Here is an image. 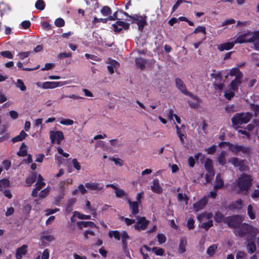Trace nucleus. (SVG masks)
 Wrapping results in <instances>:
<instances>
[{"instance_id": "f257e3e1", "label": "nucleus", "mask_w": 259, "mask_h": 259, "mask_svg": "<svg viewBox=\"0 0 259 259\" xmlns=\"http://www.w3.org/2000/svg\"><path fill=\"white\" fill-rule=\"evenodd\" d=\"M252 181V178L250 175L243 174L238 177L233 185L237 188L238 193L247 192L251 186Z\"/></svg>"}, {"instance_id": "f03ea898", "label": "nucleus", "mask_w": 259, "mask_h": 259, "mask_svg": "<svg viewBox=\"0 0 259 259\" xmlns=\"http://www.w3.org/2000/svg\"><path fill=\"white\" fill-rule=\"evenodd\" d=\"M235 43L253 42L255 50H259V31H249L239 35L235 40Z\"/></svg>"}, {"instance_id": "7ed1b4c3", "label": "nucleus", "mask_w": 259, "mask_h": 259, "mask_svg": "<svg viewBox=\"0 0 259 259\" xmlns=\"http://www.w3.org/2000/svg\"><path fill=\"white\" fill-rule=\"evenodd\" d=\"M258 233L259 230L257 228L246 224L241 225V227L235 231V234L240 237L248 235L254 237Z\"/></svg>"}, {"instance_id": "20e7f679", "label": "nucleus", "mask_w": 259, "mask_h": 259, "mask_svg": "<svg viewBox=\"0 0 259 259\" xmlns=\"http://www.w3.org/2000/svg\"><path fill=\"white\" fill-rule=\"evenodd\" d=\"M252 114L250 112H242L235 114L231 119L234 128H237L239 125L245 124L251 119Z\"/></svg>"}, {"instance_id": "39448f33", "label": "nucleus", "mask_w": 259, "mask_h": 259, "mask_svg": "<svg viewBox=\"0 0 259 259\" xmlns=\"http://www.w3.org/2000/svg\"><path fill=\"white\" fill-rule=\"evenodd\" d=\"M212 216L211 212H204L198 215L197 218L202 228L208 229L212 226Z\"/></svg>"}, {"instance_id": "423d86ee", "label": "nucleus", "mask_w": 259, "mask_h": 259, "mask_svg": "<svg viewBox=\"0 0 259 259\" xmlns=\"http://www.w3.org/2000/svg\"><path fill=\"white\" fill-rule=\"evenodd\" d=\"M204 166L207 174L205 175L206 183H207L210 181L211 178L214 175V172L213 169L212 161L209 158H206L204 161Z\"/></svg>"}, {"instance_id": "0eeeda50", "label": "nucleus", "mask_w": 259, "mask_h": 259, "mask_svg": "<svg viewBox=\"0 0 259 259\" xmlns=\"http://www.w3.org/2000/svg\"><path fill=\"white\" fill-rule=\"evenodd\" d=\"M124 14L128 16V17L133 20L132 23H136L138 25V28L140 31H142L143 30L144 26L146 24V19L145 17L141 16L131 17L128 15L126 13H124Z\"/></svg>"}, {"instance_id": "6e6552de", "label": "nucleus", "mask_w": 259, "mask_h": 259, "mask_svg": "<svg viewBox=\"0 0 259 259\" xmlns=\"http://www.w3.org/2000/svg\"><path fill=\"white\" fill-rule=\"evenodd\" d=\"M243 220L242 218L238 216H234L227 219L228 225L230 227L235 228V231L241 227L240 225Z\"/></svg>"}, {"instance_id": "1a4fd4ad", "label": "nucleus", "mask_w": 259, "mask_h": 259, "mask_svg": "<svg viewBox=\"0 0 259 259\" xmlns=\"http://www.w3.org/2000/svg\"><path fill=\"white\" fill-rule=\"evenodd\" d=\"M50 138L52 143L59 144L64 138L62 132L52 131L50 132Z\"/></svg>"}, {"instance_id": "9d476101", "label": "nucleus", "mask_w": 259, "mask_h": 259, "mask_svg": "<svg viewBox=\"0 0 259 259\" xmlns=\"http://www.w3.org/2000/svg\"><path fill=\"white\" fill-rule=\"evenodd\" d=\"M149 223V222L146 220L145 217H139L137 218V222L133 227L137 231L144 230L147 228Z\"/></svg>"}, {"instance_id": "9b49d317", "label": "nucleus", "mask_w": 259, "mask_h": 259, "mask_svg": "<svg viewBox=\"0 0 259 259\" xmlns=\"http://www.w3.org/2000/svg\"><path fill=\"white\" fill-rule=\"evenodd\" d=\"M68 84L67 81H46L42 84V88L44 89H54L57 87H62Z\"/></svg>"}, {"instance_id": "f8f14e48", "label": "nucleus", "mask_w": 259, "mask_h": 259, "mask_svg": "<svg viewBox=\"0 0 259 259\" xmlns=\"http://www.w3.org/2000/svg\"><path fill=\"white\" fill-rule=\"evenodd\" d=\"M228 162L232 164L235 167H238L241 171L246 170V167L244 165L243 160H241L236 157H231L228 159Z\"/></svg>"}, {"instance_id": "ddd939ff", "label": "nucleus", "mask_w": 259, "mask_h": 259, "mask_svg": "<svg viewBox=\"0 0 259 259\" xmlns=\"http://www.w3.org/2000/svg\"><path fill=\"white\" fill-rule=\"evenodd\" d=\"M162 183H160L157 179H154L151 184V189L153 192L160 194L162 192L163 189L162 187Z\"/></svg>"}, {"instance_id": "4468645a", "label": "nucleus", "mask_w": 259, "mask_h": 259, "mask_svg": "<svg viewBox=\"0 0 259 259\" xmlns=\"http://www.w3.org/2000/svg\"><path fill=\"white\" fill-rule=\"evenodd\" d=\"M112 26L115 32H119L122 29H127L129 28L130 24L125 23L122 21L118 20L115 24H113Z\"/></svg>"}, {"instance_id": "2eb2a0df", "label": "nucleus", "mask_w": 259, "mask_h": 259, "mask_svg": "<svg viewBox=\"0 0 259 259\" xmlns=\"http://www.w3.org/2000/svg\"><path fill=\"white\" fill-rule=\"evenodd\" d=\"M85 186L88 189L91 190L101 191L103 189L104 185L97 182H89L85 184Z\"/></svg>"}, {"instance_id": "dca6fc26", "label": "nucleus", "mask_w": 259, "mask_h": 259, "mask_svg": "<svg viewBox=\"0 0 259 259\" xmlns=\"http://www.w3.org/2000/svg\"><path fill=\"white\" fill-rule=\"evenodd\" d=\"M229 148L230 150L234 152H242L243 153H246L249 151V148L238 145H230Z\"/></svg>"}, {"instance_id": "f3484780", "label": "nucleus", "mask_w": 259, "mask_h": 259, "mask_svg": "<svg viewBox=\"0 0 259 259\" xmlns=\"http://www.w3.org/2000/svg\"><path fill=\"white\" fill-rule=\"evenodd\" d=\"M27 245L24 244L21 246L20 247H19L17 249L15 256L17 259H21L23 255H24L26 254L27 252Z\"/></svg>"}, {"instance_id": "a211bd4d", "label": "nucleus", "mask_w": 259, "mask_h": 259, "mask_svg": "<svg viewBox=\"0 0 259 259\" xmlns=\"http://www.w3.org/2000/svg\"><path fill=\"white\" fill-rule=\"evenodd\" d=\"M127 202L129 204L130 208L132 211L133 215H136L139 212V203L137 201H131L130 200L127 199Z\"/></svg>"}, {"instance_id": "6ab92c4d", "label": "nucleus", "mask_w": 259, "mask_h": 259, "mask_svg": "<svg viewBox=\"0 0 259 259\" xmlns=\"http://www.w3.org/2000/svg\"><path fill=\"white\" fill-rule=\"evenodd\" d=\"M108 64L107 69L111 74L114 73V68L116 69L119 66V64L118 62L111 59L108 60Z\"/></svg>"}, {"instance_id": "aec40b11", "label": "nucleus", "mask_w": 259, "mask_h": 259, "mask_svg": "<svg viewBox=\"0 0 259 259\" xmlns=\"http://www.w3.org/2000/svg\"><path fill=\"white\" fill-rule=\"evenodd\" d=\"M107 187H110L115 190V193L116 196L118 198H122L124 196H126V194L125 191L119 188L114 184H108L106 185Z\"/></svg>"}, {"instance_id": "412c9836", "label": "nucleus", "mask_w": 259, "mask_h": 259, "mask_svg": "<svg viewBox=\"0 0 259 259\" xmlns=\"http://www.w3.org/2000/svg\"><path fill=\"white\" fill-rule=\"evenodd\" d=\"M235 44H236L235 41L234 42H227L222 44L218 46V49L220 51L229 50L234 47Z\"/></svg>"}, {"instance_id": "4be33fe9", "label": "nucleus", "mask_w": 259, "mask_h": 259, "mask_svg": "<svg viewBox=\"0 0 259 259\" xmlns=\"http://www.w3.org/2000/svg\"><path fill=\"white\" fill-rule=\"evenodd\" d=\"M46 185L45 182H36L35 184V188L32 192V196L34 197L37 196L38 191L42 189Z\"/></svg>"}, {"instance_id": "5701e85b", "label": "nucleus", "mask_w": 259, "mask_h": 259, "mask_svg": "<svg viewBox=\"0 0 259 259\" xmlns=\"http://www.w3.org/2000/svg\"><path fill=\"white\" fill-rule=\"evenodd\" d=\"M207 203V200L206 198H204L201 199L198 202L195 203L193 205L195 211H199V210L202 209L206 205Z\"/></svg>"}, {"instance_id": "b1692460", "label": "nucleus", "mask_w": 259, "mask_h": 259, "mask_svg": "<svg viewBox=\"0 0 259 259\" xmlns=\"http://www.w3.org/2000/svg\"><path fill=\"white\" fill-rule=\"evenodd\" d=\"M230 75L231 76H235V79H241L242 77V73L240 72L237 68H233L230 71Z\"/></svg>"}, {"instance_id": "393cba45", "label": "nucleus", "mask_w": 259, "mask_h": 259, "mask_svg": "<svg viewBox=\"0 0 259 259\" xmlns=\"http://www.w3.org/2000/svg\"><path fill=\"white\" fill-rule=\"evenodd\" d=\"M187 239L186 237H183L181 239L180 244L179 246V252L180 253H183L186 251V246L187 244Z\"/></svg>"}, {"instance_id": "a878e982", "label": "nucleus", "mask_w": 259, "mask_h": 259, "mask_svg": "<svg viewBox=\"0 0 259 259\" xmlns=\"http://www.w3.org/2000/svg\"><path fill=\"white\" fill-rule=\"evenodd\" d=\"M41 237L49 242H52L55 240V237L51 235L48 231H44L41 234Z\"/></svg>"}, {"instance_id": "bb28decb", "label": "nucleus", "mask_w": 259, "mask_h": 259, "mask_svg": "<svg viewBox=\"0 0 259 259\" xmlns=\"http://www.w3.org/2000/svg\"><path fill=\"white\" fill-rule=\"evenodd\" d=\"M224 186V182L222 179L221 175L218 174L216 176L214 189H220L223 187Z\"/></svg>"}, {"instance_id": "cd10ccee", "label": "nucleus", "mask_w": 259, "mask_h": 259, "mask_svg": "<svg viewBox=\"0 0 259 259\" xmlns=\"http://www.w3.org/2000/svg\"><path fill=\"white\" fill-rule=\"evenodd\" d=\"M78 227L80 229H82L83 227L85 228L87 227H95L96 225L92 222H79L77 223Z\"/></svg>"}, {"instance_id": "c85d7f7f", "label": "nucleus", "mask_w": 259, "mask_h": 259, "mask_svg": "<svg viewBox=\"0 0 259 259\" xmlns=\"http://www.w3.org/2000/svg\"><path fill=\"white\" fill-rule=\"evenodd\" d=\"M36 178V175L34 172L30 174L26 179L25 182L27 186H30L35 181Z\"/></svg>"}, {"instance_id": "c756f323", "label": "nucleus", "mask_w": 259, "mask_h": 259, "mask_svg": "<svg viewBox=\"0 0 259 259\" xmlns=\"http://www.w3.org/2000/svg\"><path fill=\"white\" fill-rule=\"evenodd\" d=\"M176 83L178 88L182 92L186 94L187 93V91L186 89L185 86L184 84L183 81L179 78H177L176 79Z\"/></svg>"}, {"instance_id": "7c9ffc66", "label": "nucleus", "mask_w": 259, "mask_h": 259, "mask_svg": "<svg viewBox=\"0 0 259 259\" xmlns=\"http://www.w3.org/2000/svg\"><path fill=\"white\" fill-rule=\"evenodd\" d=\"M120 238H121L122 239L123 247L125 249L126 247V241L129 239V236L125 231H123L121 233Z\"/></svg>"}, {"instance_id": "2f4dec72", "label": "nucleus", "mask_w": 259, "mask_h": 259, "mask_svg": "<svg viewBox=\"0 0 259 259\" xmlns=\"http://www.w3.org/2000/svg\"><path fill=\"white\" fill-rule=\"evenodd\" d=\"M27 136V134L25 133L23 131H22L19 135L13 138L12 141L13 142L21 141L24 139Z\"/></svg>"}, {"instance_id": "473e14b6", "label": "nucleus", "mask_w": 259, "mask_h": 259, "mask_svg": "<svg viewBox=\"0 0 259 259\" xmlns=\"http://www.w3.org/2000/svg\"><path fill=\"white\" fill-rule=\"evenodd\" d=\"M241 83L240 79H234L230 83L231 90L235 91L237 90L238 85Z\"/></svg>"}, {"instance_id": "72a5a7b5", "label": "nucleus", "mask_w": 259, "mask_h": 259, "mask_svg": "<svg viewBox=\"0 0 259 259\" xmlns=\"http://www.w3.org/2000/svg\"><path fill=\"white\" fill-rule=\"evenodd\" d=\"M226 152L223 151H222L218 157V162L221 165H225L226 163Z\"/></svg>"}, {"instance_id": "f704fd0d", "label": "nucleus", "mask_w": 259, "mask_h": 259, "mask_svg": "<svg viewBox=\"0 0 259 259\" xmlns=\"http://www.w3.org/2000/svg\"><path fill=\"white\" fill-rule=\"evenodd\" d=\"M177 198L179 202H182L184 201L186 205L188 204L189 198L186 195L183 194L182 193H179L178 194Z\"/></svg>"}, {"instance_id": "c9c22d12", "label": "nucleus", "mask_w": 259, "mask_h": 259, "mask_svg": "<svg viewBox=\"0 0 259 259\" xmlns=\"http://www.w3.org/2000/svg\"><path fill=\"white\" fill-rule=\"evenodd\" d=\"M146 63V61L141 58H137L136 59V64L138 67H139L141 69L145 68V65Z\"/></svg>"}, {"instance_id": "e433bc0d", "label": "nucleus", "mask_w": 259, "mask_h": 259, "mask_svg": "<svg viewBox=\"0 0 259 259\" xmlns=\"http://www.w3.org/2000/svg\"><path fill=\"white\" fill-rule=\"evenodd\" d=\"M217 248L218 246L216 244H213L210 246L207 249V254L210 256H212L215 253L216 250L217 249Z\"/></svg>"}, {"instance_id": "4c0bfd02", "label": "nucleus", "mask_w": 259, "mask_h": 259, "mask_svg": "<svg viewBox=\"0 0 259 259\" xmlns=\"http://www.w3.org/2000/svg\"><path fill=\"white\" fill-rule=\"evenodd\" d=\"M247 214L250 219L254 220L255 218V214L253 209V206L250 204L247 207Z\"/></svg>"}, {"instance_id": "58836bf2", "label": "nucleus", "mask_w": 259, "mask_h": 259, "mask_svg": "<svg viewBox=\"0 0 259 259\" xmlns=\"http://www.w3.org/2000/svg\"><path fill=\"white\" fill-rule=\"evenodd\" d=\"M15 84L16 87L19 88L21 91H25L26 90V87L21 79H18Z\"/></svg>"}, {"instance_id": "ea45409f", "label": "nucleus", "mask_w": 259, "mask_h": 259, "mask_svg": "<svg viewBox=\"0 0 259 259\" xmlns=\"http://www.w3.org/2000/svg\"><path fill=\"white\" fill-rule=\"evenodd\" d=\"M109 236L111 237H114L116 240H120L121 237V233L118 231H111L109 232Z\"/></svg>"}, {"instance_id": "a19ab883", "label": "nucleus", "mask_w": 259, "mask_h": 259, "mask_svg": "<svg viewBox=\"0 0 259 259\" xmlns=\"http://www.w3.org/2000/svg\"><path fill=\"white\" fill-rule=\"evenodd\" d=\"M74 123L73 120L62 118L60 120V123L64 125H72Z\"/></svg>"}, {"instance_id": "79ce46f5", "label": "nucleus", "mask_w": 259, "mask_h": 259, "mask_svg": "<svg viewBox=\"0 0 259 259\" xmlns=\"http://www.w3.org/2000/svg\"><path fill=\"white\" fill-rule=\"evenodd\" d=\"M151 250L156 255H160V256H162L164 252V250L162 248H159V247H153L151 249Z\"/></svg>"}, {"instance_id": "37998d69", "label": "nucleus", "mask_w": 259, "mask_h": 259, "mask_svg": "<svg viewBox=\"0 0 259 259\" xmlns=\"http://www.w3.org/2000/svg\"><path fill=\"white\" fill-rule=\"evenodd\" d=\"M247 249L248 252L250 253H252L255 251L256 249V246L254 242H249L248 243L247 245Z\"/></svg>"}, {"instance_id": "c03bdc74", "label": "nucleus", "mask_w": 259, "mask_h": 259, "mask_svg": "<svg viewBox=\"0 0 259 259\" xmlns=\"http://www.w3.org/2000/svg\"><path fill=\"white\" fill-rule=\"evenodd\" d=\"M51 188L50 187H47L45 189L42 190L39 194V197L43 198L48 196L50 192Z\"/></svg>"}, {"instance_id": "a18cd8bd", "label": "nucleus", "mask_w": 259, "mask_h": 259, "mask_svg": "<svg viewBox=\"0 0 259 259\" xmlns=\"http://www.w3.org/2000/svg\"><path fill=\"white\" fill-rule=\"evenodd\" d=\"M27 153V147L23 143L20 147V149L18 152V155L21 156H25Z\"/></svg>"}, {"instance_id": "49530a36", "label": "nucleus", "mask_w": 259, "mask_h": 259, "mask_svg": "<svg viewBox=\"0 0 259 259\" xmlns=\"http://www.w3.org/2000/svg\"><path fill=\"white\" fill-rule=\"evenodd\" d=\"M9 185V181L7 179H3L0 181V191H2L3 189L8 187Z\"/></svg>"}, {"instance_id": "de8ad7c7", "label": "nucleus", "mask_w": 259, "mask_h": 259, "mask_svg": "<svg viewBox=\"0 0 259 259\" xmlns=\"http://www.w3.org/2000/svg\"><path fill=\"white\" fill-rule=\"evenodd\" d=\"M194 33H202L205 35L206 33L205 27L204 26H198L194 30Z\"/></svg>"}, {"instance_id": "09e8293b", "label": "nucleus", "mask_w": 259, "mask_h": 259, "mask_svg": "<svg viewBox=\"0 0 259 259\" xmlns=\"http://www.w3.org/2000/svg\"><path fill=\"white\" fill-rule=\"evenodd\" d=\"M74 215H76V217L81 220H89L91 218L90 215L83 214L78 211H74Z\"/></svg>"}, {"instance_id": "8fccbe9b", "label": "nucleus", "mask_w": 259, "mask_h": 259, "mask_svg": "<svg viewBox=\"0 0 259 259\" xmlns=\"http://www.w3.org/2000/svg\"><path fill=\"white\" fill-rule=\"evenodd\" d=\"M242 205V201L241 199H238L236 202L232 204L233 208L241 209Z\"/></svg>"}, {"instance_id": "3c124183", "label": "nucleus", "mask_w": 259, "mask_h": 259, "mask_svg": "<svg viewBox=\"0 0 259 259\" xmlns=\"http://www.w3.org/2000/svg\"><path fill=\"white\" fill-rule=\"evenodd\" d=\"M45 6L44 2L42 0H38L35 3L36 8L40 10H43Z\"/></svg>"}, {"instance_id": "603ef678", "label": "nucleus", "mask_w": 259, "mask_h": 259, "mask_svg": "<svg viewBox=\"0 0 259 259\" xmlns=\"http://www.w3.org/2000/svg\"><path fill=\"white\" fill-rule=\"evenodd\" d=\"M72 163L74 167L77 170L79 171L81 169V165L80 163L77 161L76 158H74L72 160Z\"/></svg>"}, {"instance_id": "864d4df0", "label": "nucleus", "mask_w": 259, "mask_h": 259, "mask_svg": "<svg viewBox=\"0 0 259 259\" xmlns=\"http://www.w3.org/2000/svg\"><path fill=\"white\" fill-rule=\"evenodd\" d=\"M234 91L226 90L225 92V97L228 100H231L234 96Z\"/></svg>"}, {"instance_id": "5fc2aeb1", "label": "nucleus", "mask_w": 259, "mask_h": 259, "mask_svg": "<svg viewBox=\"0 0 259 259\" xmlns=\"http://www.w3.org/2000/svg\"><path fill=\"white\" fill-rule=\"evenodd\" d=\"M55 24L56 26L60 27L64 25L65 22L63 19L59 18L55 20Z\"/></svg>"}, {"instance_id": "6e6d98bb", "label": "nucleus", "mask_w": 259, "mask_h": 259, "mask_svg": "<svg viewBox=\"0 0 259 259\" xmlns=\"http://www.w3.org/2000/svg\"><path fill=\"white\" fill-rule=\"evenodd\" d=\"M101 12L103 15L106 16L111 13V10L109 7L105 6L102 9Z\"/></svg>"}, {"instance_id": "4d7b16f0", "label": "nucleus", "mask_w": 259, "mask_h": 259, "mask_svg": "<svg viewBox=\"0 0 259 259\" xmlns=\"http://www.w3.org/2000/svg\"><path fill=\"white\" fill-rule=\"evenodd\" d=\"M1 54L3 57L8 59H12L13 58V55L11 52L8 51L1 52Z\"/></svg>"}, {"instance_id": "13d9d810", "label": "nucleus", "mask_w": 259, "mask_h": 259, "mask_svg": "<svg viewBox=\"0 0 259 259\" xmlns=\"http://www.w3.org/2000/svg\"><path fill=\"white\" fill-rule=\"evenodd\" d=\"M110 159L113 161L114 163L119 166H121L123 164V161L119 158H111Z\"/></svg>"}, {"instance_id": "bf43d9fd", "label": "nucleus", "mask_w": 259, "mask_h": 259, "mask_svg": "<svg viewBox=\"0 0 259 259\" xmlns=\"http://www.w3.org/2000/svg\"><path fill=\"white\" fill-rule=\"evenodd\" d=\"M71 53H61L58 55V58L60 59H63L66 58H69L71 57Z\"/></svg>"}, {"instance_id": "052dcab7", "label": "nucleus", "mask_w": 259, "mask_h": 259, "mask_svg": "<svg viewBox=\"0 0 259 259\" xmlns=\"http://www.w3.org/2000/svg\"><path fill=\"white\" fill-rule=\"evenodd\" d=\"M238 133L239 134L243 135L246 138L250 139V132L243 130H239L238 131Z\"/></svg>"}, {"instance_id": "680f3d73", "label": "nucleus", "mask_w": 259, "mask_h": 259, "mask_svg": "<svg viewBox=\"0 0 259 259\" xmlns=\"http://www.w3.org/2000/svg\"><path fill=\"white\" fill-rule=\"evenodd\" d=\"M30 54V52H24L19 53L17 56H19L20 59L23 60L24 58L28 57Z\"/></svg>"}, {"instance_id": "e2e57ef3", "label": "nucleus", "mask_w": 259, "mask_h": 259, "mask_svg": "<svg viewBox=\"0 0 259 259\" xmlns=\"http://www.w3.org/2000/svg\"><path fill=\"white\" fill-rule=\"evenodd\" d=\"M84 56L87 59H90L95 61H99L100 60V59L98 57L93 55L85 54Z\"/></svg>"}, {"instance_id": "0e129e2a", "label": "nucleus", "mask_w": 259, "mask_h": 259, "mask_svg": "<svg viewBox=\"0 0 259 259\" xmlns=\"http://www.w3.org/2000/svg\"><path fill=\"white\" fill-rule=\"evenodd\" d=\"M158 241L159 244H162L166 241V238L163 234H159L157 235Z\"/></svg>"}, {"instance_id": "69168bd1", "label": "nucleus", "mask_w": 259, "mask_h": 259, "mask_svg": "<svg viewBox=\"0 0 259 259\" xmlns=\"http://www.w3.org/2000/svg\"><path fill=\"white\" fill-rule=\"evenodd\" d=\"M50 256V251L48 249H45L42 253L41 259H49Z\"/></svg>"}, {"instance_id": "338daca9", "label": "nucleus", "mask_w": 259, "mask_h": 259, "mask_svg": "<svg viewBox=\"0 0 259 259\" xmlns=\"http://www.w3.org/2000/svg\"><path fill=\"white\" fill-rule=\"evenodd\" d=\"M31 210V206L30 204L25 205L23 208V212L26 214H28Z\"/></svg>"}, {"instance_id": "774afa93", "label": "nucleus", "mask_w": 259, "mask_h": 259, "mask_svg": "<svg viewBox=\"0 0 259 259\" xmlns=\"http://www.w3.org/2000/svg\"><path fill=\"white\" fill-rule=\"evenodd\" d=\"M251 197L255 200L259 197V189H255L251 194Z\"/></svg>"}]
</instances>
